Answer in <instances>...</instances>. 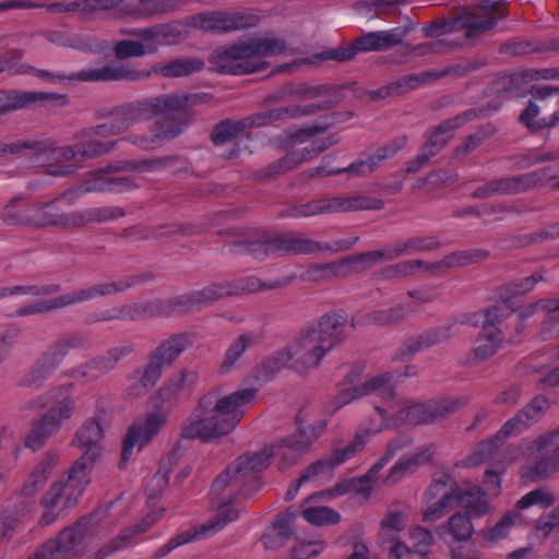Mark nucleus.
Masks as SVG:
<instances>
[{
  "instance_id": "nucleus-1",
  "label": "nucleus",
  "mask_w": 559,
  "mask_h": 559,
  "mask_svg": "<svg viewBox=\"0 0 559 559\" xmlns=\"http://www.w3.org/2000/svg\"><path fill=\"white\" fill-rule=\"evenodd\" d=\"M297 424L299 427L293 435L265 447L260 452L238 456L218 475L215 488L230 486L231 490L235 491L243 485L258 484V474L269 466L273 456L278 459L281 469L296 464L311 450L312 444L326 429L324 419H318L307 427H301V414L297 415Z\"/></svg>"
},
{
  "instance_id": "nucleus-2",
  "label": "nucleus",
  "mask_w": 559,
  "mask_h": 559,
  "mask_svg": "<svg viewBox=\"0 0 559 559\" xmlns=\"http://www.w3.org/2000/svg\"><path fill=\"white\" fill-rule=\"evenodd\" d=\"M257 392L255 388H245L223 396L215 391L202 395L194 411L195 418L186 420L181 428V438L210 442L227 436L241 421Z\"/></svg>"
},
{
  "instance_id": "nucleus-3",
  "label": "nucleus",
  "mask_w": 559,
  "mask_h": 559,
  "mask_svg": "<svg viewBox=\"0 0 559 559\" xmlns=\"http://www.w3.org/2000/svg\"><path fill=\"white\" fill-rule=\"evenodd\" d=\"M347 319L337 312L325 313L299 331L289 344L295 357V371L318 368L323 358L346 338Z\"/></svg>"
},
{
  "instance_id": "nucleus-4",
  "label": "nucleus",
  "mask_w": 559,
  "mask_h": 559,
  "mask_svg": "<svg viewBox=\"0 0 559 559\" xmlns=\"http://www.w3.org/2000/svg\"><path fill=\"white\" fill-rule=\"evenodd\" d=\"M286 48V41L278 37L252 38L216 48L209 58V64L212 71L219 74L255 73L269 67L263 58L284 53Z\"/></svg>"
},
{
  "instance_id": "nucleus-5",
  "label": "nucleus",
  "mask_w": 559,
  "mask_h": 559,
  "mask_svg": "<svg viewBox=\"0 0 559 559\" xmlns=\"http://www.w3.org/2000/svg\"><path fill=\"white\" fill-rule=\"evenodd\" d=\"M74 192L67 190L57 198L40 202L34 201L29 219L32 228L57 227L61 229L81 228L90 224H99L114 221L126 215L120 206L88 207L64 213L60 211L58 202L67 200L73 204L71 199Z\"/></svg>"
},
{
  "instance_id": "nucleus-6",
  "label": "nucleus",
  "mask_w": 559,
  "mask_h": 559,
  "mask_svg": "<svg viewBox=\"0 0 559 559\" xmlns=\"http://www.w3.org/2000/svg\"><path fill=\"white\" fill-rule=\"evenodd\" d=\"M24 408H46L40 417L33 420L25 438V445L36 451L60 430L64 420L73 416L75 400L63 386H56L26 402Z\"/></svg>"
},
{
  "instance_id": "nucleus-7",
  "label": "nucleus",
  "mask_w": 559,
  "mask_h": 559,
  "mask_svg": "<svg viewBox=\"0 0 559 559\" xmlns=\"http://www.w3.org/2000/svg\"><path fill=\"white\" fill-rule=\"evenodd\" d=\"M217 479L218 476L212 485V495L218 500V509L215 519L173 536L166 544L156 549L154 559H162L185 544L199 540L206 537L209 534L223 530L228 523L237 520L239 516L240 510L233 507L231 503L236 502L239 498L252 495L259 488L258 483L243 485L235 491L231 490L230 486L216 489L215 484Z\"/></svg>"
},
{
  "instance_id": "nucleus-8",
  "label": "nucleus",
  "mask_w": 559,
  "mask_h": 559,
  "mask_svg": "<svg viewBox=\"0 0 559 559\" xmlns=\"http://www.w3.org/2000/svg\"><path fill=\"white\" fill-rule=\"evenodd\" d=\"M90 347L91 338L86 332L75 331L61 335L40 354L29 371L22 378L21 385L39 389L57 370L71 349H87Z\"/></svg>"
},
{
  "instance_id": "nucleus-9",
  "label": "nucleus",
  "mask_w": 559,
  "mask_h": 559,
  "mask_svg": "<svg viewBox=\"0 0 559 559\" xmlns=\"http://www.w3.org/2000/svg\"><path fill=\"white\" fill-rule=\"evenodd\" d=\"M139 283H141L139 276H131L117 282L103 283L81 289H75L51 299L40 300L21 307L16 310V316L27 317L38 313L50 312L60 308L71 307L74 305L86 302L97 297H105L122 293Z\"/></svg>"
},
{
  "instance_id": "nucleus-10",
  "label": "nucleus",
  "mask_w": 559,
  "mask_h": 559,
  "mask_svg": "<svg viewBox=\"0 0 559 559\" xmlns=\"http://www.w3.org/2000/svg\"><path fill=\"white\" fill-rule=\"evenodd\" d=\"M409 444L411 440L408 439H393L388 443L383 455L369 468L365 475L357 478L342 479L332 488L320 491L316 496L331 499L354 492L356 496L368 499L372 489L374 488V485L377 484L378 473L396 455L399 451L408 447Z\"/></svg>"
},
{
  "instance_id": "nucleus-11",
  "label": "nucleus",
  "mask_w": 559,
  "mask_h": 559,
  "mask_svg": "<svg viewBox=\"0 0 559 559\" xmlns=\"http://www.w3.org/2000/svg\"><path fill=\"white\" fill-rule=\"evenodd\" d=\"M94 463L85 456L78 459L70 467L66 479L57 480L50 485L40 499V504L47 509H52L63 500L67 508L74 506L90 483V474Z\"/></svg>"
},
{
  "instance_id": "nucleus-12",
  "label": "nucleus",
  "mask_w": 559,
  "mask_h": 559,
  "mask_svg": "<svg viewBox=\"0 0 559 559\" xmlns=\"http://www.w3.org/2000/svg\"><path fill=\"white\" fill-rule=\"evenodd\" d=\"M88 521L82 519L39 545L26 559H80L85 551Z\"/></svg>"
},
{
  "instance_id": "nucleus-13",
  "label": "nucleus",
  "mask_w": 559,
  "mask_h": 559,
  "mask_svg": "<svg viewBox=\"0 0 559 559\" xmlns=\"http://www.w3.org/2000/svg\"><path fill=\"white\" fill-rule=\"evenodd\" d=\"M384 202L366 195L336 197L312 200L281 212L282 217H309L324 213H346L365 210H381Z\"/></svg>"
},
{
  "instance_id": "nucleus-14",
  "label": "nucleus",
  "mask_w": 559,
  "mask_h": 559,
  "mask_svg": "<svg viewBox=\"0 0 559 559\" xmlns=\"http://www.w3.org/2000/svg\"><path fill=\"white\" fill-rule=\"evenodd\" d=\"M288 283V280H275L269 283H263L258 277L250 276L247 278H239L229 282L211 283L201 289L193 292L197 299V305L199 309H202L226 297L239 295L242 293L276 289L286 286Z\"/></svg>"
},
{
  "instance_id": "nucleus-15",
  "label": "nucleus",
  "mask_w": 559,
  "mask_h": 559,
  "mask_svg": "<svg viewBox=\"0 0 559 559\" xmlns=\"http://www.w3.org/2000/svg\"><path fill=\"white\" fill-rule=\"evenodd\" d=\"M107 121L85 131L87 136L107 138L127 132L135 123L150 119L144 98L126 102L111 108Z\"/></svg>"
},
{
  "instance_id": "nucleus-16",
  "label": "nucleus",
  "mask_w": 559,
  "mask_h": 559,
  "mask_svg": "<svg viewBox=\"0 0 559 559\" xmlns=\"http://www.w3.org/2000/svg\"><path fill=\"white\" fill-rule=\"evenodd\" d=\"M179 160V156H164L156 158H146L140 162L136 160H122L119 164L108 165L106 168L98 171L94 178L86 180L79 189L71 190L74 192L71 197L73 203L76 198L93 192H109L110 177L106 174H115L128 170L141 171H156L163 168L170 167Z\"/></svg>"
},
{
  "instance_id": "nucleus-17",
  "label": "nucleus",
  "mask_w": 559,
  "mask_h": 559,
  "mask_svg": "<svg viewBox=\"0 0 559 559\" xmlns=\"http://www.w3.org/2000/svg\"><path fill=\"white\" fill-rule=\"evenodd\" d=\"M459 15L465 38L473 40L493 29L507 16V8L502 1H485L462 8Z\"/></svg>"
},
{
  "instance_id": "nucleus-18",
  "label": "nucleus",
  "mask_w": 559,
  "mask_h": 559,
  "mask_svg": "<svg viewBox=\"0 0 559 559\" xmlns=\"http://www.w3.org/2000/svg\"><path fill=\"white\" fill-rule=\"evenodd\" d=\"M530 475L544 479L559 469V429L533 440L525 450Z\"/></svg>"
},
{
  "instance_id": "nucleus-19",
  "label": "nucleus",
  "mask_w": 559,
  "mask_h": 559,
  "mask_svg": "<svg viewBox=\"0 0 559 559\" xmlns=\"http://www.w3.org/2000/svg\"><path fill=\"white\" fill-rule=\"evenodd\" d=\"M357 241L358 237L336 240L333 243H321L296 233H287L274 237L276 257L340 252L350 249Z\"/></svg>"
},
{
  "instance_id": "nucleus-20",
  "label": "nucleus",
  "mask_w": 559,
  "mask_h": 559,
  "mask_svg": "<svg viewBox=\"0 0 559 559\" xmlns=\"http://www.w3.org/2000/svg\"><path fill=\"white\" fill-rule=\"evenodd\" d=\"M365 439L361 435H356L355 438L345 447L333 450L329 455L313 462L307 466L299 476V484L306 481H318L323 484L330 480L334 475L335 467L342 465L365 447Z\"/></svg>"
},
{
  "instance_id": "nucleus-21",
  "label": "nucleus",
  "mask_w": 559,
  "mask_h": 559,
  "mask_svg": "<svg viewBox=\"0 0 559 559\" xmlns=\"http://www.w3.org/2000/svg\"><path fill=\"white\" fill-rule=\"evenodd\" d=\"M360 376V370L353 369L346 377L345 381L341 383L338 393L335 397L337 407L344 406L356 399L378 393L383 399H392L394 396V389L391 385L392 376L384 372L366 380L364 383H357L356 380Z\"/></svg>"
},
{
  "instance_id": "nucleus-22",
  "label": "nucleus",
  "mask_w": 559,
  "mask_h": 559,
  "mask_svg": "<svg viewBox=\"0 0 559 559\" xmlns=\"http://www.w3.org/2000/svg\"><path fill=\"white\" fill-rule=\"evenodd\" d=\"M258 17L247 12L207 11L191 16L190 24L203 32L225 34L254 27Z\"/></svg>"
},
{
  "instance_id": "nucleus-23",
  "label": "nucleus",
  "mask_w": 559,
  "mask_h": 559,
  "mask_svg": "<svg viewBox=\"0 0 559 559\" xmlns=\"http://www.w3.org/2000/svg\"><path fill=\"white\" fill-rule=\"evenodd\" d=\"M337 142L338 139L336 138L335 134H330L324 138L314 139L313 141L310 142L309 145L302 148L292 150L287 152L283 157L269 164L267 166L260 170L259 176L261 178H267L284 174L305 162L316 158L322 152L335 145Z\"/></svg>"
},
{
  "instance_id": "nucleus-24",
  "label": "nucleus",
  "mask_w": 559,
  "mask_h": 559,
  "mask_svg": "<svg viewBox=\"0 0 559 559\" xmlns=\"http://www.w3.org/2000/svg\"><path fill=\"white\" fill-rule=\"evenodd\" d=\"M461 404L454 399L414 403L399 411L397 424L423 425L447 418L460 408Z\"/></svg>"
},
{
  "instance_id": "nucleus-25",
  "label": "nucleus",
  "mask_w": 559,
  "mask_h": 559,
  "mask_svg": "<svg viewBox=\"0 0 559 559\" xmlns=\"http://www.w3.org/2000/svg\"><path fill=\"white\" fill-rule=\"evenodd\" d=\"M167 421V415L162 411L146 413L136 419L128 429L122 443V461L126 462L132 454L133 449L142 450L160 431Z\"/></svg>"
},
{
  "instance_id": "nucleus-26",
  "label": "nucleus",
  "mask_w": 559,
  "mask_h": 559,
  "mask_svg": "<svg viewBox=\"0 0 559 559\" xmlns=\"http://www.w3.org/2000/svg\"><path fill=\"white\" fill-rule=\"evenodd\" d=\"M212 96L209 94H164L155 97L144 98L150 119L154 116H164L163 118L176 121L189 120L190 117L185 114L180 118H170L169 115L186 111L194 106L209 103Z\"/></svg>"
},
{
  "instance_id": "nucleus-27",
  "label": "nucleus",
  "mask_w": 559,
  "mask_h": 559,
  "mask_svg": "<svg viewBox=\"0 0 559 559\" xmlns=\"http://www.w3.org/2000/svg\"><path fill=\"white\" fill-rule=\"evenodd\" d=\"M66 96L41 91L0 90V117L12 111L64 105Z\"/></svg>"
},
{
  "instance_id": "nucleus-28",
  "label": "nucleus",
  "mask_w": 559,
  "mask_h": 559,
  "mask_svg": "<svg viewBox=\"0 0 559 559\" xmlns=\"http://www.w3.org/2000/svg\"><path fill=\"white\" fill-rule=\"evenodd\" d=\"M189 126V120L176 121L168 118H160L155 121L148 133L130 134L118 139L119 142H128L143 151H153L160 147L165 142L180 135Z\"/></svg>"
},
{
  "instance_id": "nucleus-29",
  "label": "nucleus",
  "mask_w": 559,
  "mask_h": 559,
  "mask_svg": "<svg viewBox=\"0 0 559 559\" xmlns=\"http://www.w3.org/2000/svg\"><path fill=\"white\" fill-rule=\"evenodd\" d=\"M135 347L131 343H124L108 348L103 355L90 359L73 370V376L96 380L105 373L112 371L117 365L134 352Z\"/></svg>"
},
{
  "instance_id": "nucleus-30",
  "label": "nucleus",
  "mask_w": 559,
  "mask_h": 559,
  "mask_svg": "<svg viewBox=\"0 0 559 559\" xmlns=\"http://www.w3.org/2000/svg\"><path fill=\"white\" fill-rule=\"evenodd\" d=\"M32 151V162L38 167L47 168L50 175L66 176L74 171L73 166L63 165L66 162L74 159V152L70 145L53 146L36 142V146Z\"/></svg>"
},
{
  "instance_id": "nucleus-31",
  "label": "nucleus",
  "mask_w": 559,
  "mask_h": 559,
  "mask_svg": "<svg viewBox=\"0 0 559 559\" xmlns=\"http://www.w3.org/2000/svg\"><path fill=\"white\" fill-rule=\"evenodd\" d=\"M414 29V23L408 22L391 29L366 33L353 41L357 55L359 52L385 51L402 44L404 38Z\"/></svg>"
},
{
  "instance_id": "nucleus-32",
  "label": "nucleus",
  "mask_w": 559,
  "mask_h": 559,
  "mask_svg": "<svg viewBox=\"0 0 559 559\" xmlns=\"http://www.w3.org/2000/svg\"><path fill=\"white\" fill-rule=\"evenodd\" d=\"M451 481L450 477L444 476L440 479L432 480L426 489L424 493L426 501H431L437 498L438 500L426 509L423 514L424 521L440 519L452 507L455 497V489L450 488Z\"/></svg>"
},
{
  "instance_id": "nucleus-33",
  "label": "nucleus",
  "mask_w": 559,
  "mask_h": 559,
  "mask_svg": "<svg viewBox=\"0 0 559 559\" xmlns=\"http://www.w3.org/2000/svg\"><path fill=\"white\" fill-rule=\"evenodd\" d=\"M451 328V325H448L430 329L420 334L408 337L397 348L394 359L400 361L407 360L415 354L449 340L453 336V334L450 333Z\"/></svg>"
},
{
  "instance_id": "nucleus-34",
  "label": "nucleus",
  "mask_w": 559,
  "mask_h": 559,
  "mask_svg": "<svg viewBox=\"0 0 559 559\" xmlns=\"http://www.w3.org/2000/svg\"><path fill=\"white\" fill-rule=\"evenodd\" d=\"M58 461L59 455L57 453H46L24 481L20 490V496L29 499L24 503L26 511H31L35 507L33 497L44 487L53 467L58 464Z\"/></svg>"
},
{
  "instance_id": "nucleus-35",
  "label": "nucleus",
  "mask_w": 559,
  "mask_h": 559,
  "mask_svg": "<svg viewBox=\"0 0 559 559\" xmlns=\"http://www.w3.org/2000/svg\"><path fill=\"white\" fill-rule=\"evenodd\" d=\"M435 454L436 445L430 443L420 447L413 454L404 455L391 466L388 476L384 478V483H399L405 476L415 473L420 466L431 463Z\"/></svg>"
},
{
  "instance_id": "nucleus-36",
  "label": "nucleus",
  "mask_w": 559,
  "mask_h": 559,
  "mask_svg": "<svg viewBox=\"0 0 559 559\" xmlns=\"http://www.w3.org/2000/svg\"><path fill=\"white\" fill-rule=\"evenodd\" d=\"M337 100L325 99L317 104L298 105L293 104L288 106L269 109L258 114V119L263 121V126L270 124L277 120L297 119L308 117L322 110H328L334 107Z\"/></svg>"
},
{
  "instance_id": "nucleus-37",
  "label": "nucleus",
  "mask_w": 559,
  "mask_h": 559,
  "mask_svg": "<svg viewBox=\"0 0 559 559\" xmlns=\"http://www.w3.org/2000/svg\"><path fill=\"white\" fill-rule=\"evenodd\" d=\"M103 427L96 419H87L76 431L74 444L82 451V456L95 462L102 454Z\"/></svg>"
},
{
  "instance_id": "nucleus-38",
  "label": "nucleus",
  "mask_w": 559,
  "mask_h": 559,
  "mask_svg": "<svg viewBox=\"0 0 559 559\" xmlns=\"http://www.w3.org/2000/svg\"><path fill=\"white\" fill-rule=\"evenodd\" d=\"M466 116H455L440 122L428 135L420 151L430 159L439 154L453 136V131L467 121Z\"/></svg>"
},
{
  "instance_id": "nucleus-39",
  "label": "nucleus",
  "mask_w": 559,
  "mask_h": 559,
  "mask_svg": "<svg viewBox=\"0 0 559 559\" xmlns=\"http://www.w3.org/2000/svg\"><path fill=\"white\" fill-rule=\"evenodd\" d=\"M263 127L258 114L239 119H225L216 123L211 132V140L215 145H223L237 139L245 130Z\"/></svg>"
},
{
  "instance_id": "nucleus-40",
  "label": "nucleus",
  "mask_w": 559,
  "mask_h": 559,
  "mask_svg": "<svg viewBox=\"0 0 559 559\" xmlns=\"http://www.w3.org/2000/svg\"><path fill=\"white\" fill-rule=\"evenodd\" d=\"M165 368L152 353H148L145 364L135 371L139 379L136 383L128 388V395L133 397L144 396L160 380Z\"/></svg>"
},
{
  "instance_id": "nucleus-41",
  "label": "nucleus",
  "mask_w": 559,
  "mask_h": 559,
  "mask_svg": "<svg viewBox=\"0 0 559 559\" xmlns=\"http://www.w3.org/2000/svg\"><path fill=\"white\" fill-rule=\"evenodd\" d=\"M546 178V169H538L523 175L498 178L499 194L513 195L527 192L540 186Z\"/></svg>"
},
{
  "instance_id": "nucleus-42",
  "label": "nucleus",
  "mask_w": 559,
  "mask_h": 559,
  "mask_svg": "<svg viewBox=\"0 0 559 559\" xmlns=\"http://www.w3.org/2000/svg\"><path fill=\"white\" fill-rule=\"evenodd\" d=\"M294 520L295 515L290 512L276 515L262 537L265 548L278 549L292 539L295 534L293 527Z\"/></svg>"
},
{
  "instance_id": "nucleus-43",
  "label": "nucleus",
  "mask_w": 559,
  "mask_h": 559,
  "mask_svg": "<svg viewBox=\"0 0 559 559\" xmlns=\"http://www.w3.org/2000/svg\"><path fill=\"white\" fill-rule=\"evenodd\" d=\"M454 501L471 516L480 518L490 512L487 493L478 486L455 488Z\"/></svg>"
},
{
  "instance_id": "nucleus-44",
  "label": "nucleus",
  "mask_w": 559,
  "mask_h": 559,
  "mask_svg": "<svg viewBox=\"0 0 559 559\" xmlns=\"http://www.w3.org/2000/svg\"><path fill=\"white\" fill-rule=\"evenodd\" d=\"M411 310L403 305H395L389 308L376 309L372 310L362 317H360L357 321L355 319L352 320V328L360 326V325H393L403 322Z\"/></svg>"
},
{
  "instance_id": "nucleus-45",
  "label": "nucleus",
  "mask_w": 559,
  "mask_h": 559,
  "mask_svg": "<svg viewBox=\"0 0 559 559\" xmlns=\"http://www.w3.org/2000/svg\"><path fill=\"white\" fill-rule=\"evenodd\" d=\"M198 379L199 373L195 370L182 369L173 374L157 391L160 402L164 404L177 400L186 388L194 386Z\"/></svg>"
},
{
  "instance_id": "nucleus-46",
  "label": "nucleus",
  "mask_w": 559,
  "mask_h": 559,
  "mask_svg": "<svg viewBox=\"0 0 559 559\" xmlns=\"http://www.w3.org/2000/svg\"><path fill=\"white\" fill-rule=\"evenodd\" d=\"M190 345L191 338L188 333H177L164 340L150 353H152L165 367H169Z\"/></svg>"
},
{
  "instance_id": "nucleus-47",
  "label": "nucleus",
  "mask_w": 559,
  "mask_h": 559,
  "mask_svg": "<svg viewBox=\"0 0 559 559\" xmlns=\"http://www.w3.org/2000/svg\"><path fill=\"white\" fill-rule=\"evenodd\" d=\"M199 233L200 231L198 229L189 225L165 224L159 226L132 228L129 231L128 237L139 240H146L151 238L159 240L177 234L191 236Z\"/></svg>"
},
{
  "instance_id": "nucleus-48",
  "label": "nucleus",
  "mask_w": 559,
  "mask_h": 559,
  "mask_svg": "<svg viewBox=\"0 0 559 559\" xmlns=\"http://www.w3.org/2000/svg\"><path fill=\"white\" fill-rule=\"evenodd\" d=\"M485 63L478 60H466L454 66L443 69H430L420 73H416L419 86L443 79L448 75L464 76L469 72L480 69Z\"/></svg>"
},
{
  "instance_id": "nucleus-49",
  "label": "nucleus",
  "mask_w": 559,
  "mask_h": 559,
  "mask_svg": "<svg viewBox=\"0 0 559 559\" xmlns=\"http://www.w3.org/2000/svg\"><path fill=\"white\" fill-rule=\"evenodd\" d=\"M228 251L234 254H248L259 260L276 257L274 237L263 240H236L228 246Z\"/></svg>"
},
{
  "instance_id": "nucleus-50",
  "label": "nucleus",
  "mask_w": 559,
  "mask_h": 559,
  "mask_svg": "<svg viewBox=\"0 0 559 559\" xmlns=\"http://www.w3.org/2000/svg\"><path fill=\"white\" fill-rule=\"evenodd\" d=\"M481 255L480 251H457L445 255L442 260L437 262L423 261L421 265H416L417 269H421L430 274H438L441 271L467 265L471 262L477 261Z\"/></svg>"
},
{
  "instance_id": "nucleus-51",
  "label": "nucleus",
  "mask_w": 559,
  "mask_h": 559,
  "mask_svg": "<svg viewBox=\"0 0 559 559\" xmlns=\"http://www.w3.org/2000/svg\"><path fill=\"white\" fill-rule=\"evenodd\" d=\"M205 63L200 58H180L165 63H159L154 68V72L164 78H180L203 70Z\"/></svg>"
},
{
  "instance_id": "nucleus-52",
  "label": "nucleus",
  "mask_w": 559,
  "mask_h": 559,
  "mask_svg": "<svg viewBox=\"0 0 559 559\" xmlns=\"http://www.w3.org/2000/svg\"><path fill=\"white\" fill-rule=\"evenodd\" d=\"M34 201L16 197L13 198L1 211V218L8 225H22L31 227L32 205Z\"/></svg>"
},
{
  "instance_id": "nucleus-53",
  "label": "nucleus",
  "mask_w": 559,
  "mask_h": 559,
  "mask_svg": "<svg viewBox=\"0 0 559 559\" xmlns=\"http://www.w3.org/2000/svg\"><path fill=\"white\" fill-rule=\"evenodd\" d=\"M119 140H112L108 142L100 141L98 139H90L80 141L70 147L74 152V162L81 163L86 158H96L108 154L117 147Z\"/></svg>"
},
{
  "instance_id": "nucleus-54",
  "label": "nucleus",
  "mask_w": 559,
  "mask_h": 559,
  "mask_svg": "<svg viewBox=\"0 0 559 559\" xmlns=\"http://www.w3.org/2000/svg\"><path fill=\"white\" fill-rule=\"evenodd\" d=\"M392 247L397 259L402 255L437 250L440 247V241L436 236H415L393 242Z\"/></svg>"
},
{
  "instance_id": "nucleus-55",
  "label": "nucleus",
  "mask_w": 559,
  "mask_h": 559,
  "mask_svg": "<svg viewBox=\"0 0 559 559\" xmlns=\"http://www.w3.org/2000/svg\"><path fill=\"white\" fill-rule=\"evenodd\" d=\"M395 259L396 257L392 243L386 245L383 249L367 251L350 257L354 273L366 271L377 264Z\"/></svg>"
},
{
  "instance_id": "nucleus-56",
  "label": "nucleus",
  "mask_w": 559,
  "mask_h": 559,
  "mask_svg": "<svg viewBox=\"0 0 559 559\" xmlns=\"http://www.w3.org/2000/svg\"><path fill=\"white\" fill-rule=\"evenodd\" d=\"M523 515L515 508L514 510H510L502 515V518L490 527H486L479 532V535L489 543L497 542L499 539L506 538L513 526L522 523Z\"/></svg>"
},
{
  "instance_id": "nucleus-57",
  "label": "nucleus",
  "mask_w": 559,
  "mask_h": 559,
  "mask_svg": "<svg viewBox=\"0 0 559 559\" xmlns=\"http://www.w3.org/2000/svg\"><path fill=\"white\" fill-rule=\"evenodd\" d=\"M284 368L295 370V357L289 345L273 353L260 364V370L265 376L275 374Z\"/></svg>"
},
{
  "instance_id": "nucleus-58",
  "label": "nucleus",
  "mask_w": 559,
  "mask_h": 559,
  "mask_svg": "<svg viewBox=\"0 0 559 559\" xmlns=\"http://www.w3.org/2000/svg\"><path fill=\"white\" fill-rule=\"evenodd\" d=\"M259 342V337L252 333H245L238 336L226 350L225 357L221 365V370L227 372L235 362L241 357L245 350L255 345Z\"/></svg>"
},
{
  "instance_id": "nucleus-59",
  "label": "nucleus",
  "mask_w": 559,
  "mask_h": 559,
  "mask_svg": "<svg viewBox=\"0 0 559 559\" xmlns=\"http://www.w3.org/2000/svg\"><path fill=\"white\" fill-rule=\"evenodd\" d=\"M68 79H76L84 82H118V59L99 68L81 70Z\"/></svg>"
},
{
  "instance_id": "nucleus-60",
  "label": "nucleus",
  "mask_w": 559,
  "mask_h": 559,
  "mask_svg": "<svg viewBox=\"0 0 559 559\" xmlns=\"http://www.w3.org/2000/svg\"><path fill=\"white\" fill-rule=\"evenodd\" d=\"M557 498L552 490L547 487H539L525 493L515 503V508L520 510L528 509L533 506H537L542 509H547L555 504Z\"/></svg>"
},
{
  "instance_id": "nucleus-61",
  "label": "nucleus",
  "mask_w": 559,
  "mask_h": 559,
  "mask_svg": "<svg viewBox=\"0 0 559 559\" xmlns=\"http://www.w3.org/2000/svg\"><path fill=\"white\" fill-rule=\"evenodd\" d=\"M539 114V107L530 102L520 116V121L532 132H536L546 128H552L559 123V114L555 112L549 118L534 120Z\"/></svg>"
},
{
  "instance_id": "nucleus-62",
  "label": "nucleus",
  "mask_w": 559,
  "mask_h": 559,
  "mask_svg": "<svg viewBox=\"0 0 559 559\" xmlns=\"http://www.w3.org/2000/svg\"><path fill=\"white\" fill-rule=\"evenodd\" d=\"M502 341L503 335L500 330L481 331L474 349L476 357L480 360H486L493 356L500 348Z\"/></svg>"
},
{
  "instance_id": "nucleus-63",
  "label": "nucleus",
  "mask_w": 559,
  "mask_h": 559,
  "mask_svg": "<svg viewBox=\"0 0 559 559\" xmlns=\"http://www.w3.org/2000/svg\"><path fill=\"white\" fill-rule=\"evenodd\" d=\"M504 440L493 439L479 442L474 453L467 459L468 465H478L488 461H499L501 447Z\"/></svg>"
},
{
  "instance_id": "nucleus-64",
  "label": "nucleus",
  "mask_w": 559,
  "mask_h": 559,
  "mask_svg": "<svg viewBox=\"0 0 559 559\" xmlns=\"http://www.w3.org/2000/svg\"><path fill=\"white\" fill-rule=\"evenodd\" d=\"M448 530L456 542H467L474 534V525L471 515L456 512L448 520Z\"/></svg>"
}]
</instances>
